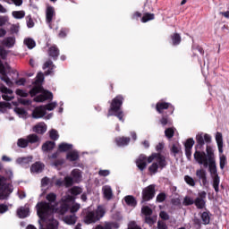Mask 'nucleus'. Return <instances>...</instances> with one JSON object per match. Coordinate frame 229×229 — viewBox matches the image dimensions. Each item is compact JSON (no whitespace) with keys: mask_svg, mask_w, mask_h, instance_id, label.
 Here are the masks:
<instances>
[{"mask_svg":"<svg viewBox=\"0 0 229 229\" xmlns=\"http://www.w3.org/2000/svg\"><path fill=\"white\" fill-rule=\"evenodd\" d=\"M75 199H76L71 195L63 197L60 201L61 206L59 208H55L46 202H38L36 206L38 216L40 217L41 221H45L46 223H47V218H49L47 229H58V221L53 219V214L64 216V214L67 213L69 208L72 214L78 212L81 208V205L74 202Z\"/></svg>","mask_w":229,"mask_h":229,"instance_id":"nucleus-1","label":"nucleus"},{"mask_svg":"<svg viewBox=\"0 0 229 229\" xmlns=\"http://www.w3.org/2000/svg\"><path fill=\"white\" fill-rule=\"evenodd\" d=\"M151 164L148 167V172L150 174H157L158 169H164L167 165V161H165V157L160 153H153L148 157H146L144 155H140L136 159V165L140 171H144L147 167V164Z\"/></svg>","mask_w":229,"mask_h":229,"instance_id":"nucleus-2","label":"nucleus"},{"mask_svg":"<svg viewBox=\"0 0 229 229\" xmlns=\"http://www.w3.org/2000/svg\"><path fill=\"white\" fill-rule=\"evenodd\" d=\"M43 81L44 73H38L35 81L36 86L30 91V94L32 98L33 96H37V94H40L34 98V101H36V103H44V101H47V99H53V93L44 90V89H42V86H40V83H42Z\"/></svg>","mask_w":229,"mask_h":229,"instance_id":"nucleus-3","label":"nucleus"},{"mask_svg":"<svg viewBox=\"0 0 229 229\" xmlns=\"http://www.w3.org/2000/svg\"><path fill=\"white\" fill-rule=\"evenodd\" d=\"M206 151L208 155L209 173L213 180V187L216 192H219L220 179L219 174H217V166L216 165V156L214 155V149H212V147L207 146Z\"/></svg>","mask_w":229,"mask_h":229,"instance_id":"nucleus-4","label":"nucleus"},{"mask_svg":"<svg viewBox=\"0 0 229 229\" xmlns=\"http://www.w3.org/2000/svg\"><path fill=\"white\" fill-rule=\"evenodd\" d=\"M8 55V52L4 50V48L0 47V58L4 60L6 58V55ZM10 71V65L8 64H3V63L0 62V78L2 81H4L8 87H13V82L6 76V72Z\"/></svg>","mask_w":229,"mask_h":229,"instance_id":"nucleus-5","label":"nucleus"},{"mask_svg":"<svg viewBox=\"0 0 229 229\" xmlns=\"http://www.w3.org/2000/svg\"><path fill=\"white\" fill-rule=\"evenodd\" d=\"M105 208L98 206L95 211H87L84 216V223L86 225H92V223H98L99 219L105 217L106 214Z\"/></svg>","mask_w":229,"mask_h":229,"instance_id":"nucleus-6","label":"nucleus"},{"mask_svg":"<svg viewBox=\"0 0 229 229\" xmlns=\"http://www.w3.org/2000/svg\"><path fill=\"white\" fill-rule=\"evenodd\" d=\"M13 192V185L8 178L0 175V199H8L10 194Z\"/></svg>","mask_w":229,"mask_h":229,"instance_id":"nucleus-7","label":"nucleus"},{"mask_svg":"<svg viewBox=\"0 0 229 229\" xmlns=\"http://www.w3.org/2000/svg\"><path fill=\"white\" fill-rule=\"evenodd\" d=\"M123 100H124V98L121 95L116 96L112 100L110 108L108 110L107 117L114 115L113 112H119V110H121V106H123Z\"/></svg>","mask_w":229,"mask_h":229,"instance_id":"nucleus-8","label":"nucleus"},{"mask_svg":"<svg viewBox=\"0 0 229 229\" xmlns=\"http://www.w3.org/2000/svg\"><path fill=\"white\" fill-rule=\"evenodd\" d=\"M207 155H208V157H207ZM194 159L200 165H203L204 167H209L210 168V163L208 161V152H207V154H205V152L195 151Z\"/></svg>","mask_w":229,"mask_h":229,"instance_id":"nucleus-9","label":"nucleus"},{"mask_svg":"<svg viewBox=\"0 0 229 229\" xmlns=\"http://www.w3.org/2000/svg\"><path fill=\"white\" fill-rule=\"evenodd\" d=\"M155 198V185L150 184L142 191L143 201H149Z\"/></svg>","mask_w":229,"mask_h":229,"instance_id":"nucleus-10","label":"nucleus"},{"mask_svg":"<svg viewBox=\"0 0 229 229\" xmlns=\"http://www.w3.org/2000/svg\"><path fill=\"white\" fill-rule=\"evenodd\" d=\"M72 178L66 177L64 179L66 187L72 185V182H80V178H81V173L80 172V170H73L72 172Z\"/></svg>","mask_w":229,"mask_h":229,"instance_id":"nucleus-11","label":"nucleus"},{"mask_svg":"<svg viewBox=\"0 0 229 229\" xmlns=\"http://www.w3.org/2000/svg\"><path fill=\"white\" fill-rule=\"evenodd\" d=\"M207 199V193L205 191L199 192V197L194 200L195 207L197 208H205Z\"/></svg>","mask_w":229,"mask_h":229,"instance_id":"nucleus-12","label":"nucleus"},{"mask_svg":"<svg viewBox=\"0 0 229 229\" xmlns=\"http://www.w3.org/2000/svg\"><path fill=\"white\" fill-rule=\"evenodd\" d=\"M0 92H2V98L4 101H12L15 97H13V90L6 88V86H2L0 88Z\"/></svg>","mask_w":229,"mask_h":229,"instance_id":"nucleus-13","label":"nucleus"},{"mask_svg":"<svg viewBox=\"0 0 229 229\" xmlns=\"http://www.w3.org/2000/svg\"><path fill=\"white\" fill-rule=\"evenodd\" d=\"M196 140L198 144H199L200 146H203L205 142L207 144L212 142V137L209 134L201 132L196 136Z\"/></svg>","mask_w":229,"mask_h":229,"instance_id":"nucleus-14","label":"nucleus"},{"mask_svg":"<svg viewBox=\"0 0 229 229\" xmlns=\"http://www.w3.org/2000/svg\"><path fill=\"white\" fill-rule=\"evenodd\" d=\"M56 17V13L55 12V8L52 6L47 7L46 10V21L47 23L50 26L51 28V23L53 22V19Z\"/></svg>","mask_w":229,"mask_h":229,"instance_id":"nucleus-15","label":"nucleus"},{"mask_svg":"<svg viewBox=\"0 0 229 229\" xmlns=\"http://www.w3.org/2000/svg\"><path fill=\"white\" fill-rule=\"evenodd\" d=\"M119 223L117 222H105L103 225H98L95 229H117Z\"/></svg>","mask_w":229,"mask_h":229,"instance_id":"nucleus-16","label":"nucleus"},{"mask_svg":"<svg viewBox=\"0 0 229 229\" xmlns=\"http://www.w3.org/2000/svg\"><path fill=\"white\" fill-rule=\"evenodd\" d=\"M44 115H46V107L44 106L36 107L32 112V117L34 119H40L44 117Z\"/></svg>","mask_w":229,"mask_h":229,"instance_id":"nucleus-17","label":"nucleus"},{"mask_svg":"<svg viewBox=\"0 0 229 229\" xmlns=\"http://www.w3.org/2000/svg\"><path fill=\"white\" fill-rule=\"evenodd\" d=\"M43 69L45 71V74L47 76H48V74L53 73V70L55 69V65L53 64L52 61H47L43 65Z\"/></svg>","mask_w":229,"mask_h":229,"instance_id":"nucleus-18","label":"nucleus"},{"mask_svg":"<svg viewBox=\"0 0 229 229\" xmlns=\"http://www.w3.org/2000/svg\"><path fill=\"white\" fill-rule=\"evenodd\" d=\"M33 131L41 134L46 133V131H47V125H46L44 123H39L33 127Z\"/></svg>","mask_w":229,"mask_h":229,"instance_id":"nucleus-19","label":"nucleus"},{"mask_svg":"<svg viewBox=\"0 0 229 229\" xmlns=\"http://www.w3.org/2000/svg\"><path fill=\"white\" fill-rule=\"evenodd\" d=\"M2 45L5 46V47H13L15 46V38L14 37H7L3 39Z\"/></svg>","mask_w":229,"mask_h":229,"instance_id":"nucleus-20","label":"nucleus"},{"mask_svg":"<svg viewBox=\"0 0 229 229\" xmlns=\"http://www.w3.org/2000/svg\"><path fill=\"white\" fill-rule=\"evenodd\" d=\"M196 176L202 180L203 185H207V172L203 169H199L196 171Z\"/></svg>","mask_w":229,"mask_h":229,"instance_id":"nucleus-21","label":"nucleus"},{"mask_svg":"<svg viewBox=\"0 0 229 229\" xmlns=\"http://www.w3.org/2000/svg\"><path fill=\"white\" fill-rule=\"evenodd\" d=\"M82 192H83V190H81V188L72 187V189H70L68 191V192L66 193V196H72V198H74V196H78V195L81 194Z\"/></svg>","mask_w":229,"mask_h":229,"instance_id":"nucleus-22","label":"nucleus"},{"mask_svg":"<svg viewBox=\"0 0 229 229\" xmlns=\"http://www.w3.org/2000/svg\"><path fill=\"white\" fill-rule=\"evenodd\" d=\"M46 199L48 202H45L47 203V205H49V207H52L53 208H56L55 206L51 205V203H55V201H56V194L51 192L47 194L46 196Z\"/></svg>","mask_w":229,"mask_h":229,"instance_id":"nucleus-23","label":"nucleus"},{"mask_svg":"<svg viewBox=\"0 0 229 229\" xmlns=\"http://www.w3.org/2000/svg\"><path fill=\"white\" fill-rule=\"evenodd\" d=\"M171 106V104L165 103V102H158L157 104V110L159 112V114H162V110H167Z\"/></svg>","mask_w":229,"mask_h":229,"instance_id":"nucleus-24","label":"nucleus"},{"mask_svg":"<svg viewBox=\"0 0 229 229\" xmlns=\"http://www.w3.org/2000/svg\"><path fill=\"white\" fill-rule=\"evenodd\" d=\"M44 169V165H42L39 162L35 163L31 165L30 171L31 173H41V171Z\"/></svg>","mask_w":229,"mask_h":229,"instance_id":"nucleus-25","label":"nucleus"},{"mask_svg":"<svg viewBox=\"0 0 229 229\" xmlns=\"http://www.w3.org/2000/svg\"><path fill=\"white\" fill-rule=\"evenodd\" d=\"M24 46L28 47V49H33L37 46V43L31 38H27L23 40Z\"/></svg>","mask_w":229,"mask_h":229,"instance_id":"nucleus-26","label":"nucleus"},{"mask_svg":"<svg viewBox=\"0 0 229 229\" xmlns=\"http://www.w3.org/2000/svg\"><path fill=\"white\" fill-rule=\"evenodd\" d=\"M125 203L129 205V207H136L137 206V200L135 199V197L131 195H128L124 198Z\"/></svg>","mask_w":229,"mask_h":229,"instance_id":"nucleus-27","label":"nucleus"},{"mask_svg":"<svg viewBox=\"0 0 229 229\" xmlns=\"http://www.w3.org/2000/svg\"><path fill=\"white\" fill-rule=\"evenodd\" d=\"M103 194L106 199H112V188L110 186H104L103 187Z\"/></svg>","mask_w":229,"mask_h":229,"instance_id":"nucleus-28","label":"nucleus"},{"mask_svg":"<svg viewBox=\"0 0 229 229\" xmlns=\"http://www.w3.org/2000/svg\"><path fill=\"white\" fill-rule=\"evenodd\" d=\"M28 214H30V209L26 208H20L17 210V215L21 218L28 217Z\"/></svg>","mask_w":229,"mask_h":229,"instance_id":"nucleus-29","label":"nucleus"},{"mask_svg":"<svg viewBox=\"0 0 229 229\" xmlns=\"http://www.w3.org/2000/svg\"><path fill=\"white\" fill-rule=\"evenodd\" d=\"M64 221L66 225H76V215L66 216Z\"/></svg>","mask_w":229,"mask_h":229,"instance_id":"nucleus-30","label":"nucleus"},{"mask_svg":"<svg viewBox=\"0 0 229 229\" xmlns=\"http://www.w3.org/2000/svg\"><path fill=\"white\" fill-rule=\"evenodd\" d=\"M116 144L118 146H128L130 144V138L128 137H121L116 139Z\"/></svg>","mask_w":229,"mask_h":229,"instance_id":"nucleus-31","label":"nucleus"},{"mask_svg":"<svg viewBox=\"0 0 229 229\" xmlns=\"http://www.w3.org/2000/svg\"><path fill=\"white\" fill-rule=\"evenodd\" d=\"M48 55L49 56H52V58H56V56L60 55V51L56 47L53 46L48 49Z\"/></svg>","mask_w":229,"mask_h":229,"instance_id":"nucleus-32","label":"nucleus"},{"mask_svg":"<svg viewBox=\"0 0 229 229\" xmlns=\"http://www.w3.org/2000/svg\"><path fill=\"white\" fill-rule=\"evenodd\" d=\"M54 148H55V142L53 141H47L42 146V151H51Z\"/></svg>","mask_w":229,"mask_h":229,"instance_id":"nucleus-33","label":"nucleus"},{"mask_svg":"<svg viewBox=\"0 0 229 229\" xmlns=\"http://www.w3.org/2000/svg\"><path fill=\"white\" fill-rule=\"evenodd\" d=\"M12 15L14 19H24L26 13L24 11H13Z\"/></svg>","mask_w":229,"mask_h":229,"instance_id":"nucleus-34","label":"nucleus"},{"mask_svg":"<svg viewBox=\"0 0 229 229\" xmlns=\"http://www.w3.org/2000/svg\"><path fill=\"white\" fill-rule=\"evenodd\" d=\"M77 158H79V156L76 150H73L67 154V159L70 160L71 162L76 161Z\"/></svg>","mask_w":229,"mask_h":229,"instance_id":"nucleus-35","label":"nucleus"},{"mask_svg":"<svg viewBox=\"0 0 229 229\" xmlns=\"http://www.w3.org/2000/svg\"><path fill=\"white\" fill-rule=\"evenodd\" d=\"M38 140H40L38 139V136H37V134H30L29 136H27L28 143L30 142V144H35L36 142H38Z\"/></svg>","mask_w":229,"mask_h":229,"instance_id":"nucleus-36","label":"nucleus"},{"mask_svg":"<svg viewBox=\"0 0 229 229\" xmlns=\"http://www.w3.org/2000/svg\"><path fill=\"white\" fill-rule=\"evenodd\" d=\"M174 131H176V129L171 127V128H167L165 131V135L167 139H173V137H174Z\"/></svg>","mask_w":229,"mask_h":229,"instance_id":"nucleus-37","label":"nucleus"},{"mask_svg":"<svg viewBox=\"0 0 229 229\" xmlns=\"http://www.w3.org/2000/svg\"><path fill=\"white\" fill-rule=\"evenodd\" d=\"M153 19H155V14L147 13L143 14L141 21L148 22L149 21H153Z\"/></svg>","mask_w":229,"mask_h":229,"instance_id":"nucleus-38","label":"nucleus"},{"mask_svg":"<svg viewBox=\"0 0 229 229\" xmlns=\"http://www.w3.org/2000/svg\"><path fill=\"white\" fill-rule=\"evenodd\" d=\"M32 157H19L16 162L17 164H21V165H24L26 164H30L31 162Z\"/></svg>","mask_w":229,"mask_h":229,"instance_id":"nucleus-39","label":"nucleus"},{"mask_svg":"<svg viewBox=\"0 0 229 229\" xmlns=\"http://www.w3.org/2000/svg\"><path fill=\"white\" fill-rule=\"evenodd\" d=\"M72 145L62 143L59 145L58 150L61 152L69 151V149H72Z\"/></svg>","mask_w":229,"mask_h":229,"instance_id":"nucleus-40","label":"nucleus"},{"mask_svg":"<svg viewBox=\"0 0 229 229\" xmlns=\"http://www.w3.org/2000/svg\"><path fill=\"white\" fill-rule=\"evenodd\" d=\"M172 42L174 46H178V44L182 42V37H180V34H174L172 36Z\"/></svg>","mask_w":229,"mask_h":229,"instance_id":"nucleus-41","label":"nucleus"},{"mask_svg":"<svg viewBox=\"0 0 229 229\" xmlns=\"http://www.w3.org/2000/svg\"><path fill=\"white\" fill-rule=\"evenodd\" d=\"M141 213L143 214V216H151V214H153V210L151 209V208H149L148 206H144L141 208Z\"/></svg>","mask_w":229,"mask_h":229,"instance_id":"nucleus-42","label":"nucleus"},{"mask_svg":"<svg viewBox=\"0 0 229 229\" xmlns=\"http://www.w3.org/2000/svg\"><path fill=\"white\" fill-rule=\"evenodd\" d=\"M14 112L19 114V117H28V113L23 108L16 107Z\"/></svg>","mask_w":229,"mask_h":229,"instance_id":"nucleus-43","label":"nucleus"},{"mask_svg":"<svg viewBox=\"0 0 229 229\" xmlns=\"http://www.w3.org/2000/svg\"><path fill=\"white\" fill-rule=\"evenodd\" d=\"M182 205L189 207V205H194V199L190 196H186L182 201Z\"/></svg>","mask_w":229,"mask_h":229,"instance_id":"nucleus-44","label":"nucleus"},{"mask_svg":"<svg viewBox=\"0 0 229 229\" xmlns=\"http://www.w3.org/2000/svg\"><path fill=\"white\" fill-rule=\"evenodd\" d=\"M145 223H147L148 225H155V223H157V216H145Z\"/></svg>","mask_w":229,"mask_h":229,"instance_id":"nucleus-45","label":"nucleus"},{"mask_svg":"<svg viewBox=\"0 0 229 229\" xmlns=\"http://www.w3.org/2000/svg\"><path fill=\"white\" fill-rule=\"evenodd\" d=\"M201 220L203 225H208L210 223V216L207 212H204L201 215Z\"/></svg>","mask_w":229,"mask_h":229,"instance_id":"nucleus-46","label":"nucleus"},{"mask_svg":"<svg viewBox=\"0 0 229 229\" xmlns=\"http://www.w3.org/2000/svg\"><path fill=\"white\" fill-rule=\"evenodd\" d=\"M10 24V18L8 16H0V27L6 26Z\"/></svg>","mask_w":229,"mask_h":229,"instance_id":"nucleus-47","label":"nucleus"},{"mask_svg":"<svg viewBox=\"0 0 229 229\" xmlns=\"http://www.w3.org/2000/svg\"><path fill=\"white\" fill-rule=\"evenodd\" d=\"M219 164H220V169H225V165H226V156L220 155L219 157Z\"/></svg>","mask_w":229,"mask_h":229,"instance_id":"nucleus-48","label":"nucleus"},{"mask_svg":"<svg viewBox=\"0 0 229 229\" xmlns=\"http://www.w3.org/2000/svg\"><path fill=\"white\" fill-rule=\"evenodd\" d=\"M184 182H186L188 185H191V187H194V185H196L194 179L189 175L184 176Z\"/></svg>","mask_w":229,"mask_h":229,"instance_id":"nucleus-49","label":"nucleus"},{"mask_svg":"<svg viewBox=\"0 0 229 229\" xmlns=\"http://www.w3.org/2000/svg\"><path fill=\"white\" fill-rule=\"evenodd\" d=\"M194 140L192 138H190L186 140L184 146L187 149H192V147L194 146Z\"/></svg>","mask_w":229,"mask_h":229,"instance_id":"nucleus-50","label":"nucleus"},{"mask_svg":"<svg viewBox=\"0 0 229 229\" xmlns=\"http://www.w3.org/2000/svg\"><path fill=\"white\" fill-rule=\"evenodd\" d=\"M28 139H19L17 145L19 146V148H27L28 147Z\"/></svg>","mask_w":229,"mask_h":229,"instance_id":"nucleus-51","label":"nucleus"},{"mask_svg":"<svg viewBox=\"0 0 229 229\" xmlns=\"http://www.w3.org/2000/svg\"><path fill=\"white\" fill-rule=\"evenodd\" d=\"M49 135H50V139H52V140H58V131L56 130H51L49 131Z\"/></svg>","mask_w":229,"mask_h":229,"instance_id":"nucleus-52","label":"nucleus"},{"mask_svg":"<svg viewBox=\"0 0 229 229\" xmlns=\"http://www.w3.org/2000/svg\"><path fill=\"white\" fill-rule=\"evenodd\" d=\"M43 107L45 108V111L48 110V112H51V110H55V108H56V103L52 102L47 106H43Z\"/></svg>","mask_w":229,"mask_h":229,"instance_id":"nucleus-53","label":"nucleus"},{"mask_svg":"<svg viewBox=\"0 0 229 229\" xmlns=\"http://www.w3.org/2000/svg\"><path fill=\"white\" fill-rule=\"evenodd\" d=\"M113 114H115V116L118 117L119 121H122V123H124V114L121 109H119L117 112H113Z\"/></svg>","mask_w":229,"mask_h":229,"instance_id":"nucleus-54","label":"nucleus"},{"mask_svg":"<svg viewBox=\"0 0 229 229\" xmlns=\"http://www.w3.org/2000/svg\"><path fill=\"white\" fill-rule=\"evenodd\" d=\"M216 140L217 145L223 144V134H221V132H216Z\"/></svg>","mask_w":229,"mask_h":229,"instance_id":"nucleus-55","label":"nucleus"},{"mask_svg":"<svg viewBox=\"0 0 229 229\" xmlns=\"http://www.w3.org/2000/svg\"><path fill=\"white\" fill-rule=\"evenodd\" d=\"M17 96H21V98H27L28 92L22 90V89H16Z\"/></svg>","mask_w":229,"mask_h":229,"instance_id":"nucleus-56","label":"nucleus"},{"mask_svg":"<svg viewBox=\"0 0 229 229\" xmlns=\"http://www.w3.org/2000/svg\"><path fill=\"white\" fill-rule=\"evenodd\" d=\"M3 108H12V105L8 102H0V110Z\"/></svg>","mask_w":229,"mask_h":229,"instance_id":"nucleus-57","label":"nucleus"},{"mask_svg":"<svg viewBox=\"0 0 229 229\" xmlns=\"http://www.w3.org/2000/svg\"><path fill=\"white\" fill-rule=\"evenodd\" d=\"M4 212H8V205L0 204V214H4Z\"/></svg>","mask_w":229,"mask_h":229,"instance_id":"nucleus-58","label":"nucleus"},{"mask_svg":"<svg viewBox=\"0 0 229 229\" xmlns=\"http://www.w3.org/2000/svg\"><path fill=\"white\" fill-rule=\"evenodd\" d=\"M165 193H159L157 196V201H158L159 203H162V201H165Z\"/></svg>","mask_w":229,"mask_h":229,"instance_id":"nucleus-59","label":"nucleus"},{"mask_svg":"<svg viewBox=\"0 0 229 229\" xmlns=\"http://www.w3.org/2000/svg\"><path fill=\"white\" fill-rule=\"evenodd\" d=\"M159 217H161V219H164L165 221H167V219H169V215L165 211H161L159 214Z\"/></svg>","mask_w":229,"mask_h":229,"instance_id":"nucleus-60","label":"nucleus"},{"mask_svg":"<svg viewBox=\"0 0 229 229\" xmlns=\"http://www.w3.org/2000/svg\"><path fill=\"white\" fill-rule=\"evenodd\" d=\"M27 26L28 28H33V26H35V22L33 21V19H31V17H28Z\"/></svg>","mask_w":229,"mask_h":229,"instance_id":"nucleus-61","label":"nucleus"},{"mask_svg":"<svg viewBox=\"0 0 229 229\" xmlns=\"http://www.w3.org/2000/svg\"><path fill=\"white\" fill-rule=\"evenodd\" d=\"M12 33H19V25L13 24L11 26Z\"/></svg>","mask_w":229,"mask_h":229,"instance_id":"nucleus-62","label":"nucleus"},{"mask_svg":"<svg viewBox=\"0 0 229 229\" xmlns=\"http://www.w3.org/2000/svg\"><path fill=\"white\" fill-rule=\"evenodd\" d=\"M99 176H108V174H110V171L109 170H100L98 172Z\"/></svg>","mask_w":229,"mask_h":229,"instance_id":"nucleus-63","label":"nucleus"},{"mask_svg":"<svg viewBox=\"0 0 229 229\" xmlns=\"http://www.w3.org/2000/svg\"><path fill=\"white\" fill-rule=\"evenodd\" d=\"M157 228L158 229H167V225H165V223H164V222H158Z\"/></svg>","mask_w":229,"mask_h":229,"instance_id":"nucleus-64","label":"nucleus"}]
</instances>
